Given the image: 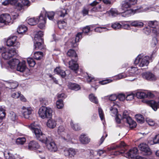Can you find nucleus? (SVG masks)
<instances>
[{
    "label": "nucleus",
    "instance_id": "15",
    "mask_svg": "<svg viewBox=\"0 0 159 159\" xmlns=\"http://www.w3.org/2000/svg\"><path fill=\"white\" fill-rule=\"evenodd\" d=\"M44 14H40L38 20V22L39 23L38 27L40 29H44L45 27L46 18L44 17Z\"/></svg>",
    "mask_w": 159,
    "mask_h": 159
},
{
    "label": "nucleus",
    "instance_id": "56",
    "mask_svg": "<svg viewBox=\"0 0 159 159\" xmlns=\"http://www.w3.org/2000/svg\"><path fill=\"white\" fill-rule=\"evenodd\" d=\"M128 77L127 74H125V73H122L119 75L118 76H115L114 79L116 80H119L121 79L125 78Z\"/></svg>",
    "mask_w": 159,
    "mask_h": 159
},
{
    "label": "nucleus",
    "instance_id": "19",
    "mask_svg": "<svg viewBox=\"0 0 159 159\" xmlns=\"http://www.w3.org/2000/svg\"><path fill=\"white\" fill-rule=\"evenodd\" d=\"M4 84L7 88L10 89H15L18 85L17 82L11 80L6 81Z\"/></svg>",
    "mask_w": 159,
    "mask_h": 159
},
{
    "label": "nucleus",
    "instance_id": "34",
    "mask_svg": "<svg viewBox=\"0 0 159 159\" xmlns=\"http://www.w3.org/2000/svg\"><path fill=\"white\" fill-rule=\"evenodd\" d=\"M43 32L41 31H39L37 32V33L35 34L34 40L35 41H42V37L43 35Z\"/></svg>",
    "mask_w": 159,
    "mask_h": 159
},
{
    "label": "nucleus",
    "instance_id": "54",
    "mask_svg": "<svg viewBox=\"0 0 159 159\" xmlns=\"http://www.w3.org/2000/svg\"><path fill=\"white\" fill-rule=\"evenodd\" d=\"M9 117L12 121H14L16 118V114L13 111H11L9 113Z\"/></svg>",
    "mask_w": 159,
    "mask_h": 159
},
{
    "label": "nucleus",
    "instance_id": "58",
    "mask_svg": "<svg viewBox=\"0 0 159 159\" xmlns=\"http://www.w3.org/2000/svg\"><path fill=\"white\" fill-rule=\"evenodd\" d=\"M146 121L147 123L150 126H153L155 124V122L152 119L149 118H147Z\"/></svg>",
    "mask_w": 159,
    "mask_h": 159
},
{
    "label": "nucleus",
    "instance_id": "4",
    "mask_svg": "<svg viewBox=\"0 0 159 159\" xmlns=\"http://www.w3.org/2000/svg\"><path fill=\"white\" fill-rule=\"evenodd\" d=\"M149 59L150 57L148 56L139 55L136 58L134 64L140 67L146 66L149 64Z\"/></svg>",
    "mask_w": 159,
    "mask_h": 159
},
{
    "label": "nucleus",
    "instance_id": "29",
    "mask_svg": "<svg viewBox=\"0 0 159 159\" xmlns=\"http://www.w3.org/2000/svg\"><path fill=\"white\" fill-rule=\"evenodd\" d=\"M69 67L74 71H76L78 69V64L76 63L75 61H74L73 60H72L69 62Z\"/></svg>",
    "mask_w": 159,
    "mask_h": 159
},
{
    "label": "nucleus",
    "instance_id": "37",
    "mask_svg": "<svg viewBox=\"0 0 159 159\" xmlns=\"http://www.w3.org/2000/svg\"><path fill=\"white\" fill-rule=\"evenodd\" d=\"M130 4L126 0L122 2L121 6V9L124 10L130 8L131 7Z\"/></svg>",
    "mask_w": 159,
    "mask_h": 159
},
{
    "label": "nucleus",
    "instance_id": "33",
    "mask_svg": "<svg viewBox=\"0 0 159 159\" xmlns=\"http://www.w3.org/2000/svg\"><path fill=\"white\" fill-rule=\"evenodd\" d=\"M68 86L69 89L75 91L78 90L80 88L79 85L76 84L72 83H69Z\"/></svg>",
    "mask_w": 159,
    "mask_h": 159
},
{
    "label": "nucleus",
    "instance_id": "10",
    "mask_svg": "<svg viewBox=\"0 0 159 159\" xmlns=\"http://www.w3.org/2000/svg\"><path fill=\"white\" fill-rule=\"evenodd\" d=\"M7 45L8 46H13L16 48L19 47L20 43L17 41V37L15 36L10 37L6 42Z\"/></svg>",
    "mask_w": 159,
    "mask_h": 159
},
{
    "label": "nucleus",
    "instance_id": "7",
    "mask_svg": "<svg viewBox=\"0 0 159 159\" xmlns=\"http://www.w3.org/2000/svg\"><path fill=\"white\" fill-rule=\"evenodd\" d=\"M47 139H49V140H47L46 142L43 143L46 145L47 148L49 151L52 152H56L57 148L55 143L52 141V139L50 137L48 136Z\"/></svg>",
    "mask_w": 159,
    "mask_h": 159
},
{
    "label": "nucleus",
    "instance_id": "40",
    "mask_svg": "<svg viewBox=\"0 0 159 159\" xmlns=\"http://www.w3.org/2000/svg\"><path fill=\"white\" fill-rule=\"evenodd\" d=\"M109 29L107 28V27L104 26L103 27H99L96 28L95 29V31L96 32L101 33L103 32L108 31Z\"/></svg>",
    "mask_w": 159,
    "mask_h": 159
},
{
    "label": "nucleus",
    "instance_id": "55",
    "mask_svg": "<svg viewBox=\"0 0 159 159\" xmlns=\"http://www.w3.org/2000/svg\"><path fill=\"white\" fill-rule=\"evenodd\" d=\"M111 27L114 29L117 30L120 28L121 25L118 23H115L111 25Z\"/></svg>",
    "mask_w": 159,
    "mask_h": 159
},
{
    "label": "nucleus",
    "instance_id": "42",
    "mask_svg": "<svg viewBox=\"0 0 159 159\" xmlns=\"http://www.w3.org/2000/svg\"><path fill=\"white\" fill-rule=\"evenodd\" d=\"M125 10V11L121 13V16L123 17H128L130 15L134 13L133 10L131 9L126 10Z\"/></svg>",
    "mask_w": 159,
    "mask_h": 159
},
{
    "label": "nucleus",
    "instance_id": "26",
    "mask_svg": "<svg viewBox=\"0 0 159 159\" xmlns=\"http://www.w3.org/2000/svg\"><path fill=\"white\" fill-rule=\"evenodd\" d=\"M59 16L64 17L67 14L66 10L62 8H59L57 9L55 12Z\"/></svg>",
    "mask_w": 159,
    "mask_h": 159
},
{
    "label": "nucleus",
    "instance_id": "51",
    "mask_svg": "<svg viewBox=\"0 0 159 159\" xmlns=\"http://www.w3.org/2000/svg\"><path fill=\"white\" fill-rule=\"evenodd\" d=\"M18 0H10V3L12 5L14 6L17 10V7L19 6L20 2H18Z\"/></svg>",
    "mask_w": 159,
    "mask_h": 159
},
{
    "label": "nucleus",
    "instance_id": "32",
    "mask_svg": "<svg viewBox=\"0 0 159 159\" xmlns=\"http://www.w3.org/2000/svg\"><path fill=\"white\" fill-rule=\"evenodd\" d=\"M41 14H44V17L46 19V17H48L50 20H52L54 18V16L55 13L53 11H50L47 12L46 11H43L41 12Z\"/></svg>",
    "mask_w": 159,
    "mask_h": 159
},
{
    "label": "nucleus",
    "instance_id": "57",
    "mask_svg": "<svg viewBox=\"0 0 159 159\" xmlns=\"http://www.w3.org/2000/svg\"><path fill=\"white\" fill-rule=\"evenodd\" d=\"M41 104L42 105H47L48 104V102L46 98H41L39 99Z\"/></svg>",
    "mask_w": 159,
    "mask_h": 159
},
{
    "label": "nucleus",
    "instance_id": "8",
    "mask_svg": "<svg viewBox=\"0 0 159 159\" xmlns=\"http://www.w3.org/2000/svg\"><path fill=\"white\" fill-rule=\"evenodd\" d=\"M123 119L124 121H126L127 123L129 124L130 128H134L136 126L137 124L136 122L133 120L128 116L127 112L126 111H124L123 112Z\"/></svg>",
    "mask_w": 159,
    "mask_h": 159
},
{
    "label": "nucleus",
    "instance_id": "35",
    "mask_svg": "<svg viewBox=\"0 0 159 159\" xmlns=\"http://www.w3.org/2000/svg\"><path fill=\"white\" fill-rule=\"evenodd\" d=\"M27 30V27L25 26L22 25L19 26L17 30V31L19 34H22L25 32Z\"/></svg>",
    "mask_w": 159,
    "mask_h": 159
},
{
    "label": "nucleus",
    "instance_id": "39",
    "mask_svg": "<svg viewBox=\"0 0 159 159\" xmlns=\"http://www.w3.org/2000/svg\"><path fill=\"white\" fill-rule=\"evenodd\" d=\"M38 41L34 42V49L35 50L42 49L43 48V45L41 42H38Z\"/></svg>",
    "mask_w": 159,
    "mask_h": 159
},
{
    "label": "nucleus",
    "instance_id": "49",
    "mask_svg": "<svg viewBox=\"0 0 159 159\" xmlns=\"http://www.w3.org/2000/svg\"><path fill=\"white\" fill-rule=\"evenodd\" d=\"M67 55L69 57H76L77 56L75 51L72 49H70L68 51L67 53Z\"/></svg>",
    "mask_w": 159,
    "mask_h": 159
},
{
    "label": "nucleus",
    "instance_id": "36",
    "mask_svg": "<svg viewBox=\"0 0 159 159\" xmlns=\"http://www.w3.org/2000/svg\"><path fill=\"white\" fill-rule=\"evenodd\" d=\"M143 23L139 21H134L130 23V25L134 27L141 28L143 26Z\"/></svg>",
    "mask_w": 159,
    "mask_h": 159
},
{
    "label": "nucleus",
    "instance_id": "2",
    "mask_svg": "<svg viewBox=\"0 0 159 159\" xmlns=\"http://www.w3.org/2000/svg\"><path fill=\"white\" fill-rule=\"evenodd\" d=\"M0 52L3 59L7 60L16 55L17 52L15 49H7L3 47L0 48Z\"/></svg>",
    "mask_w": 159,
    "mask_h": 159
},
{
    "label": "nucleus",
    "instance_id": "23",
    "mask_svg": "<svg viewBox=\"0 0 159 159\" xmlns=\"http://www.w3.org/2000/svg\"><path fill=\"white\" fill-rule=\"evenodd\" d=\"M39 145L36 142L32 141L29 143L28 149L30 150H35L39 148Z\"/></svg>",
    "mask_w": 159,
    "mask_h": 159
},
{
    "label": "nucleus",
    "instance_id": "41",
    "mask_svg": "<svg viewBox=\"0 0 159 159\" xmlns=\"http://www.w3.org/2000/svg\"><path fill=\"white\" fill-rule=\"evenodd\" d=\"M70 124L71 128L74 130L78 131L81 129V127L78 124L74 123L73 121H71Z\"/></svg>",
    "mask_w": 159,
    "mask_h": 159
},
{
    "label": "nucleus",
    "instance_id": "43",
    "mask_svg": "<svg viewBox=\"0 0 159 159\" xmlns=\"http://www.w3.org/2000/svg\"><path fill=\"white\" fill-rule=\"evenodd\" d=\"M26 139L25 137H19L16 141V143L17 144L23 145L26 142Z\"/></svg>",
    "mask_w": 159,
    "mask_h": 159
},
{
    "label": "nucleus",
    "instance_id": "45",
    "mask_svg": "<svg viewBox=\"0 0 159 159\" xmlns=\"http://www.w3.org/2000/svg\"><path fill=\"white\" fill-rule=\"evenodd\" d=\"M135 118L137 121L140 123H142L144 122V118L142 115L140 114L137 115Z\"/></svg>",
    "mask_w": 159,
    "mask_h": 159
},
{
    "label": "nucleus",
    "instance_id": "60",
    "mask_svg": "<svg viewBox=\"0 0 159 159\" xmlns=\"http://www.w3.org/2000/svg\"><path fill=\"white\" fill-rule=\"evenodd\" d=\"M110 14H111L113 16H116L118 14L117 10L115 9L112 8L110 10Z\"/></svg>",
    "mask_w": 159,
    "mask_h": 159
},
{
    "label": "nucleus",
    "instance_id": "48",
    "mask_svg": "<svg viewBox=\"0 0 159 159\" xmlns=\"http://www.w3.org/2000/svg\"><path fill=\"white\" fill-rule=\"evenodd\" d=\"M27 61L29 65L31 67H34L36 64L35 62L32 58H28Z\"/></svg>",
    "mask_w": 159,
    "mask_h": 159
},
{
    "label": "nucleus",
    "instance_id": "13",
    "mask_svg": "<svg viewBox=\"0 0 159 159\" xmlns=\"http://www.w3.org/2000/svg\"><path fill=\"white\" fill-rule=\"evenodd\" d=\"M57 133L64 139L67 140L69 139V135L66 132L65 129L63 126H60L58 128Z\"/></svg>",
    "mask_w": 159,
    "mask_h": 159
},
{
    "label": "nucleus",
    "instance_id": "63",
    "mask_svg": "<svg viewBox=\"0 0 159 159\" xmlns=\"http://www.w3.org/2000/svg\"><path fill=\"white\" fill-rule=\"evenodd\" d=\"M134 95L133 93L128 94L126 97V99L127 101H130L134 98Z\"/></svg>",
    "mask_w": 159,
    "mask_h": 159
},
{
    "label": "nucleus",
    "instance_id": "61",
    "mask_svg": "<svg viewBox=\"0 0 159 159\" xmlns=\"http://www.w3.org/2000/svg\"><path fill=\"white\" fill-rule=\"evenodd\" d=\"M5 110L2 107H0V118H4L5 117Z\"/></svg>",
    "mask_w": 159,
    "mask_h": 159
},
{
    "label": "nucleus",
    "instance_id": "28",
    "mask_svg": "<svg viewBox=\"0 0 159 159\" xmlns=\"http://www.w3.org/2000/svg\"><path fill=\"white\" fill-rule=\"evenodd\" d=\"M54 72L60 75L61 77L64 78L66 75V73L64 70L61 69L60 67H57L54 70Z\"/></svg>",
    "mask_w": 159,
    "mask_h": 159
},
{
    "label": "nucleus",
    "instance_id": "5",
    "mask_svg": "<svg viewBox=\"0 0 159 159\" xmlns=\"http://www.w3.org/2000/svg\"><path fill=\"white\" fill-rule=\"evenodd\" d=\"M110 111L111 112V115L112 117H114L116 122L119 124L120 122V115L118 114L117 108L118 107V106L114 102H110Z\"/></svg>",
    "mask_w": 159,
    "mask_h": 159
},
{
    "label": "nucleus",
    "instance_id": "59",
    "mask_svg": "<svg viewBox=\"0 0 159 159\" xmlns=\"http://www.w3.org/2000/svg\"><path fill=\"white\" fill-rule=\"evenodd\" d=\"M4 155L6 159H16L13 154L10 153H8L7 155L5 154Z\"/></svg>",
    "mask_w": 159,
    "mask_h": 159
},
{
    "label": "nucleus",
    "instance_id": "52",
    "mask_svg": "<svg viewBox=\"0 0 159 159\" xmlns=\"http://www.w3.org/2000/svg\"><path fill=\"white\" fill-rule=\"evenodd\" d=\"M98 112L99 116L102 120L104 119V115L102 109L100 107H98Z\"/></svg>",
    "mask_w": 159,
    "mask_h": 159
},
{
    "label": "nucleus",
    "instance_id": "16",
    "mask_svg": "<svg viewBox=\"0 0 159 159\" xmlns=\"http://www.w3.org/2000/svg\"><path fill=\"white\" fill-rule=\"evenodd\" d=\"M139 73V70L137 67L131 66L127 72L128 77H134Z\"/></svg>",
    "mask_w": 159,
    "mask_h": 159
},
{
    "label": "nucleus",
    "instance_id": "21",
    "mask_svg": "<svg viewBox=\"0 0 159 159\" xmlns=\"http://www.w3.org/2000/svg\"><path fill=\"white\" fill-rule=\"evenodd\" d=\"M20 61L17 59H13L8 62V66L11 69L16 68Z\"/></svg>",
    "mask_w": 159,
    "mask_h": 159
},
{
    "label": "nucleus",
    "instance_id": "50",
    "mask_svg": "<svg viewBox=\"0 0 159 159\" xmlns=\"http://www.w3.org/2000/svg\"><path fill=\"white\" fill-rule=\"evenodd\" d=\"M57 24L59 28L60 29H62L66 27V23L63 20H59L57 22Z\"/></svg>",
    "mask_w": 159,
    "mask_h": 159
},
{
    "label": "nucleus",
    "instance_id": "47",
    "mask_svg": "<svg viewBox=\"0 0 159 159\" xmlns=\"http://www.w3.org/2000/svg\"><path fill=\"white\" fill-rule=\"evenodd\" d=\"M149 26L152 28H155L158 25V22L156 20L149 21L148 22Z\"/></svg>",
    "mask_w": 159,
    "mask_h": 159
},
{
    "label": "nucleus",
    "instance_id": "11",
    "mask_svg": "<svg viewBox=\"0 0 159 159\" xmlns=\"http://www.w3.org/2000/svg\"><path fill=\"white\" fill-rule=\"evenodd\" d=\"M31 2L29 0H20L19 6L17 7V10L24 11L26 10L30 5Z\"/></svg>",
    "mask_w": 159,
    "mask_h": 159
},
{
    "label": "nucleus",
    "instance_id": "3",
    "mask_svg": "<svg viewBox=\"0 0 159 159\" xmlns=\"http://www.w3.org/2000/svg\"><path fill=\"white\" fill-rule=\"evenodd\" d=\"M52 112L53 110L51 108L42 106L39 110V114L40 117L44 119L51 117Z\"/></svg>",
    "mask_w": 159,
    "mask_h": 159
},
{
    "label": "nucleus",
    "instance_id": "30",
    "mask_svg": "<svg viewBox=\"0 0 159 159\" xmlns=\"http://www.w3.org/2000/svg\"><path fill=\"white\" fill-rule=\"evenodd\" d=\"M69 67L74 71H76L78 69V64L76 63L75 61H74L73 60H72L69 62Z\"/></svg>",
    "mask_w": 159,
    "mask_h": 159
},
{
    "label": "nucleus",
    "instance_id": "6",
    "mask_svg": "<svg viewBox=\"0 0 159 159\" xmlns=\"http://www.w3.org/2000/svg\"><path fill=\"white\" fill-rule=\"evenodd\" d=\"M90 28L89 26H87L83 28L82 33H78L76 36L75 38L72 39V40L71 42V46L73 47H75L76 46V43L78 42L79 40L82 37V34L84 33L87 34L90 31Z\"/></svg>",
    "mask_w": 159,
    "mask_h": 159
},
{
    "label": "nucleus",
    "instance_id": "44",
    "mask_svg": "<svg viewBox=\"0 0 159 159\" xmlns=\"http://www.w3.org/2000/svg\"><path fill=\"white\" fill-rule=\"evenodd\" d=\"M136 96L138 98H143L147 97L146 93L139 91L136 93Z\"/></svg>",
    "mask_w": 159,
    "mask_h": 159
},
{
    "label": "nucleus",
    "instance_id": "31",
    "mask_svg": "<svg viewBox=\"0 0 159 159\" xmlns=\"http://www.w3.org/2000/svg\"><path fill=\"white\" fill-rule=\"evenodd\" d=\"M38 19V18L35 17L27 18L26 21L27 23L30 25H34L37 23Z\"/></svg>",
    "mask_w": 159,
    "mask_h": 159
},
{
    "label": "nucleus",
    "instance_id": "12",
    "mask_svg": "<svg viewBox=\"0 0 159 159\" xmlns=\"http://www.w3.org/2000/svg\"><path fill=\"white\" fill-rule=\"evenodd\" d=\"M139 148L140 150L146 155H150L152 154V152L148 146L145 143L140 144L139 146Z\"/></svg>",
    "mask_w": 159,
    "mask_h": 159
},
{
    "label": "nucleus",
    "instance_id": "14",
    "mask_svg": "<svg viewBox=\"0 0 159 159\" xmlns=\"http://www.w3.org/2000/svg\"><path fill=\"white\" fill-rule=\"evenodd\" d=\"M32 111V108L30 107H23L22 108L21 112L24 117L28 119L31 114Z\"/></svg>",
    "mask_w": 159,
    "mask_h": 159
},
{
    "label": "nucleus",
    "instance_id": "46",
    "mask_svg": "<svg viewBox=\"0 0 159 159\" xmlns=\"http://www.w3.org/2000/svg\"><path fill=\"white\" fill-rule=\"evenodd\" d=\"M89 98L91 102L95 104L98 103V99L93 94H92L89 95Z\"/></svg>",
    "mask_w": 159,
    "mask_h": 159
},
{
    "label": "nucleus",
    "instance_id": "38",
    "mask_svg": "<svg viewBox=\"0 0 159 159\" xmlns=\"http://www.w3.org/2000/svg\"><path fill=\"white\" fill-rule=\"evenodd\" d=\"M43 57V53L41 52H35L34 54V57L37 60L41 59Z\"/></svg>",
    "mask_w": 159,
    "mask_h": 159
},
{
    "label": "nucleus",
    "instance_id": "64",
    "mask_svg": "<svg viewBox=\"0 0 159 159\" xmlns=\"http://www.w3.org/2000/svg\"><path fill=\"white\" fill-rule=\"evenodd\" d=\"M154 143H159V134L156 135L153 139Z\"/></svg>",
    "mask_w": 159,
    "mask_h": 159
},
{
    "label": "nucleus",
    "instance_id": "62",
    "mask_svg": "<svg viewBox=\"0 0 159 159\" xmlns=\"http://www.w3.org/2000/svg\"><path fill=\"white\" fill-rule=\"evenodd\" d=\"M20 92H15L12 93L11 94V97L13 98H17L20 96Z\"/></svg>",
    "mask_w": 159,
    "mask_h": 159
},
{
    "label": "nucleus",
    "instance_id": "24",
    "mask_svg": "<svg viewBox=\"0 0 159 159\" xmlns=\"http://www.w3.org/2000/svg\"><path fill=\"white\" fill-rule=\"evenodd\" d=\"M46 124L48 128L51 129H53L56 126L57 121L54 119L51 118L47 121Z\"/></svg>",
    "mask_w": 159,
    "mask_h": 159
},
{
    "label": "nucleus",
    "instance_id": "9",
    "mask_svg": "<svg viewBox=\"0 0 159 159\" xmlns=\"http://www.w3.org/2000/svg\"><path fill=\"white\" fill-rule=\"evenodd\" d=\"M11 16L8 14H2L0 16V26L3 25H6L11 23Z\"/></svg>",
    "mask_w": 159,
    "mask_h": 159
},
{
    "label": "nucleus",
    "instance_id": "25",
    "mask_svg": "<svg viewBox=\"0 0 159 159\" xmlns=\"http://www.w3.org/2000/svg\"><path fill=\"white\" fill-rule=\"evenodd\" d=\"M25 63L26 62L25 61H23L21 62L20 61L16 69L18 71L20 72H24L26 68Z\"/></svg>",
    "mask_w": 159,
    "mask_h": 159
},
{
    "label": "nucleus",
    "instance_id": "27",
    "mask_svg": "<svg viewBox=\"0 0 159 159\" xmlns=\"http://www.w3.org/2000/svg\"><path fill=\"white\" fill-rule=\"evenodd\" d=\"M138 149L136 148H134L130 149L128 152L127 154L129 157L134 158L136 156Z\"/></svg>",
    "mask_w": 159,
    "mask_h": 159
},
{
    "label": "nucleus",
    "instance_id": "17",
    "mask_svg": "<svg viewBox=\"0 0 159 159\" xmlns=\"http://www.w3.org/2000/svg\"><path fill=\"white\" fill-rule=\"evenodd\" d=\"M76 153V152L75 149L72 148L66 149L64 150V154L65 156L70 157H74Z\"/></svg>",
    "mask_w": 159,
    "mask_h": 159
},
{
    "label": "nucleus",
    "instance_id": "20",
    "mask_svg": "<svg viewBox=\"0 0 159 159\" xmlns=\"http://www.w3.org/2000/svg\"><path fill=\"white\" fill-rule=\"evenodd\" d=\"M143 76L144 78L148 80L155 81L157 80L156 76L154 74L149 72L143 73Z\"/></svg>",
    "mask_w": 159,
    "mask_h": 159
},
{
    "label": "nucleus",
    "instance_id": "18",
    "mask_svg": "<svg viewBox=\"0 0 159 159\" xmlns=\"http://www.w3.org/2000/svg\"><path fill=\"white\" fill-rule=\"evenodd\" d=\"M159 101L157 102L153 100H148L146 101L147 104L150 106L154 111H156L158 108H159Z\"/></svg>",
    "mask_w": 159,
    "mask_h": 159
},
{
    "label": "nucleus",
    "instance_id": "1",
    "mask_svg": "<svg viewBox=\"0 0 159 159\" xmlns=\"http://www.w3.org/2000/svg\"><path fill=\"white\" fill-rule=\"evenodd\" d=\"M29 127L34 133L36 138L39 141L42 143H45L46 141L49 140V139H47L48 137L43 133L40 129V126L36 122H34L29 125Z\"/></svg>",
    "mask_w": 159,
    "mask_h": 159
},
{
    "label": "nucleus",
    "instance_id": "22",
    "mask_svg": "<svg viewBox=\"0 0 159 159\" xmlns=\"http://www.w3.org/2000/svg\"><path fill=\"white\" fill-rule=\"evenodd\" d=\"M80 140L81 143L83 144L88 143L90 141V139L86 134H82L80 137Z\"/></svg>",
    "mask_w": 159,
    "mask_h": 159
},
{
    "label": "nucleus",
    "instance_id": "53",
    "mask_svg": "<svg viewBox=\"0 0 159 159\" xmlns=\"http://www.w3.org/2000/svg\"><path fill=\"white\" fill-rule=\"evenodd\" d=\"M57 107L58 109H61L63 107V103L62 99H59L56 102Z\"/></svg>",
    "mask_w": 159,
    "mask_h": 159
}]
</instances>
